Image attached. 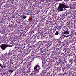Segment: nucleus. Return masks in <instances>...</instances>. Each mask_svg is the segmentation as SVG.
I'll list each match as a JSON object with an SVG mask.
<instances>
[{
	"label": "nucleus",
	"mask_w": 76,
	"mask_h": 76,
	"mask_svg": "<svg viewBox=\"0 0 76 76\" xmlns=\"http://www.w3.org/2000/svg\"><path fill=\"white\" fill-rule=\"evenodd\" d=\"M6 55L7 56H10V52H9L8 53H6Z\"/></svg>",
	"instance_id": "obj_9"
},
{
	"label": "nucleus",
	"mask_w": 76,
	"mask_h": 76,
	"mask_svg": "<svg viewBox=\"0 0 76 76\" xmlns=\"http://www.w3.org/2000/svg\"><path fill=\"white\" fill-rule=\"evenodd\" d=\"M69 31L66 30L64 31V34H65V35H68V34H69Z\"/></svg>",
	"instance_id": "obj_4"
},
{
	"label": "nucleus",
	"mask_w": 76,
	"mask_h": 76,
	"mask_svg": "<svg viewBox=\"0 0 76 76\" xmlns=\"http://www.w3.org/2000/svg\"><path fill=\"white\" fill-rule=\"evenodd\" d=\"M62 0H59V1H62Z\"/></svg>",
	"instance_id": "obj_23"
},
{
	"label": "nucleus",
	"mask_w": 76,
	"mask_h": 76,
	"mask_svg": "<svg viewBox=\"0 0 76 76\" xmlns=\"http://www.w3.org/2000/svg\"><path fill=\"white\" fill-rule=\"evenodd\" d=\"M9 72H10V73H13L14 71L13 70L10 69L9 70Z\"/></svg>",
	"instance_id": "obj_7"
},
{
	"label": "nucleus",
	"mask_w": 76,
	"mask_h": 76,
	"mask_svg": "<svg viewBox=\"0 0 76 76\" xmlns=\"http://www.w3.org/2000/svg\"><path fill=\"white\" fill-rule=\"evenodd\" d=\"M13 64V63H12L11 64Z\"/></svg>",
	"instance_id": "obj_28"
},
{
	"label": "nucleus",
	"mask_w": 76,
	"mask_h": 76,
	"mask_svg": "<svg viewBox=\"0 0 76 76\" xmlns=\"http://www.w3.org/2000/svg\"><path fill=\"white\" fill-rule=\"evenodd\" d=\"M12 45H10V47H12Z\"/></svg>",
	"instance_id": "obj_21"
},
{
	"label": "nucleus",
	"mask_w": 76,
	"mask_h": 76,
	"mask_svg": "<svg viewBox=\"0 0 76 76\" xmlns=\"http://www.w3.org/2000/svg\"><path fill=\"white\" fill-rule=\"evenodd\" d=\"M69 62L70 63H73L74 61H73V59L72 58L70 59L69 61Z\"/></svg>",
	"instance_id": "obj_6"
},
{
	"label": "nucleus",
	"mask_w": 76,
	"mask_h": 76,
	"mask_svg": "<svg viewBox=\"0 0 76 76\" xmlns=\"http://www.w3.org/2000/svg\"><path fill=\"white\" fill-rule=\"evenodd\" d=\"M38 67L39 68V65L38 64L36 65V66H34V69H37V68H38Z\"/></svg>",
	"instance_id": "obj_5"
},
{
	"label": "nucleus",
	"mask_w": 76,
	"mask_h": 76,
	"mask_svg": "<svg viewBox=\"0 0 76 76\" xmlns=\"http://www.w3.org/2000/svg\"><path fill=\"white\" fill-rule=\"evenodd\" d=\"M0 67H1L2 69H3V66H1V64L0 63Z\"/></svg>",
	"instance_id": "obj_12"
},
{
	"label": "nucleus",
	"mask_w": 76,
	"mask_h": 76,
	"mask_svg": "<svg viewBox=\"0 0 76 76\" xmlns=\"http://www.w3.org/2000/svg\"><path fill=\"white\" fill-rule=\"evenodd\" d=\"M39 68L37 69H34V73H38L39 71Z\"/></svg>",
	"instance_id": "obj_3"
},
{
	"label": "nucleus",
	"mask_w": 76,
	"mask_h": 76,
	"mask_svg": "<svg viewBox=\"0 0 76 76\" xmlns=\"http://www.w3.org/2000/svg\"><path fill=\"white\" fill-rule=\"evenodd\" d=\"M6 56H7V55H6V53L5 54H4V57H5Z\"/></svg>",
	"instance_id": "obj_18"
},
{
	"label": "nucleus",
	"mask_w": 76,
	"mask_h": 76,
	"mask_svg": "<svg viewBox=\"0 0 76 76\" xmlns=\"http://www.w3.org/2000/svg\"><path fill=\"white\" fill-rule=\"evenodd\" d=\"M3 67L4 68H6V66L5 65H4Z\"/></svg>",
	"instance_id": "obj_13"
},
{
	"label": "nucleus",
	"mask_w": 76,
	"mask_h": 76,
	"mask_svg": "<svg viewBox=\"0 0 76 76\" xmlns=\"http://www.w3.org/2000/svg\"><path fill=\"white\" fill-rule=\"evenodd\" d=\"M56 1H59V0H56Z\"/></svg>",
	"instance_id": "obj_22"
},
{
	"label": "nucleus",
	"mask_w": 76,
	"mask_h": 76,
	"mask_svg": "<svg viewBox=\"0 0 76 76\" xmlns=\"http://www.w3.org/2000/svg\"><path fill=\"white\" fill-rule=\"evenodd\" d=\"M15 48H16V47H15Z\"/></svg>",
	"instance_id": "obj_25"
},
{
	"label": "nucleus",
	"mask_w": 76,
	"mask_h": 76,
	"mask_svg": "<svg viewBox=\"0 0 76 76\" xmlns=\"http://www.w3.org/2000/svg\"><path fill=\"white\" fill-rule=\"evenodd\" d=\"M71 9H75V7L73 6H71Z\"/></svg>",
	"instance_id": "obj_10"
},
{
	"label": "nucleus",
	"mask_w": 76,
	"mask_h": 76,
	"mask_svg": "<svg viewBox=\"0 0 76 76\" xmlns=\"http://www.w3.org/2000/svg\"><path fill=\"white\" fill-rule=\"evenodd\" d=\"M9 47V44H2L0 46V48H1L3 50H5L6 48Z\"/></svg>",
	"instance_id": "obj_2"
},
{
	"label": "nucleus",
	"mask_w": 76,
	"mask_h": 76,
	"mask_svg": "<svg viewBox=\"0 0 76 76\" xmlns=\"http://www.w3.org/2000/svg\"><path fill=\"white\" fill-rule=\"evenodd\" d=\"M64 33L62 32V34H63V36H64V37H68V36H66V35H64V34H63Z\"/></svg>",
	"instance_id": "obj_11"
},
{
	"label": "nucleus",
	"mask_w": 76,
	"mask_h": 76,
	"mask_svg": "<svg viewBox=\"0 0 76 76\" xmlns=\"http://www.w3.org/2000/svg\"><path fill=\"white\" fill-rule=\"evenodd\" d=\"M74 35H75L76 36V32H75V33L74 34Z\"/></svg>",
	"instance_id": "obj_19"
},
{
	"label": "nucleus",
	"mask_w": 76,
	"mask_h": 76,
	"mask_svg": "<svg viewBox=\"0 0 76 76\" xmlns=\"http://www.w3.org/2000/svg\"><path fill=\"white\" fill-rule=\"evenodd\" d=\"M59 34V33H58V31H57L55 34V35H58Z\"/></svg>",
	"instance_id": "obj_8"
},
{
	"label": "nucleus",
	"mask_w": 76,
	"mask_h": 76,
	"mask_svg": "<svg viewBox=\"0 0 76 76\" xmlns=\"http://www.w3.org/2000/svg\"><path fill=\"white\" fill-rule=\"evenodd\" d=\"M61 39V38L60 37L59 39H58V41H60V39Z\"/></svg>",
	"instance_id": "obj_15"
},
{
	"label": "nucleus",
	"mask_w": 76,
	"mask_h": 76,
	"mask_svg": "<svg viewBox=\"0 0 76 76\" xmlns=\"http://www.w3.org/2000/svg\"><path fill=\"white\" fill-rule=\"evenodd\" d=\"M26 18V16H23V19H25V18Z\"/></svg>",
	"instance_id": "obj_14"
},
{
	"label": "nucleus",
	"mask_w": 76,
	"mask_h": 76,
	"mask_svg": "<svg viewBox=\"0 0 76 76\" xmlns=\"http://www.w3.org/2000/svg\"><path fill=\"white\" fill-rule=\"evenodd\" d=\"M25 15H26V14Z\"/></svg>",
	"instance_id": "obj_27"
},
{
	"label": "nucleus",
	"mask_w": 76,
	"mask_h": 76,
	"mask_svg": "<svg viewBox=\"0 0 76 76\" xmlns=\"http://www.w3.org/2000/svg\"><path fill=\"white\" fill-rule=\"evenodd\" d=\"M60 75H61V73H60Z\"/></svg>",
	"instance_id": "obj_24"
},
{
	"label": "nucleus",
	"mask_w": 76,
	"mask_h": 76,
	"mask_svg": "<svg viewBox=\"0 0 76 76\" xmlns=\"http://www.w3.org/2000/svg\"><path fill=\"white\" fill-rule=\"evenodd\" d=\"M64 10H66V8H64Z\"/></svg>",
	"instance_id": "obj_20"
},
{
	"label": "nucleus",
	"mask_w": 76,
	"mask_h": 76,
	"mask_svg": "<svg viewBox=\"0 0 76 76\" xmlns=\"http://www.w3.org/2000/svg\"><path fill=\"white\" fill-rule=\"evenodd\" d=\"M74 62H75V61H74Z\"/></svg>",
	"instance_id": "obj_26"
},
{
	"label": "nucleus",
	"mask_w": 76,
	"mask_h": 76,
	"mask_svg": "<svg viewBox=\"0 0 76 76\" xmlns=\"http://www.w3.org/2000/svg\"><path fill=\"white\" fill-rule=\"evenodd\" d=\"M62 3L63 4H65V5H66V4H65V3L64 2H62Z\"/></svg>",
	"instance_id": "obj_17"
},
{
	"label": "nucleus",
	"mask_w": 76,
	"mask_h": 76,
	"mask_svg": "<svg viewBox=\"0 0 76 76\" xmlns=\"http://www.w3.org/2000/svg\"><path fill=\"white\" fill-rule=\"evenodd\" d=\"M72 53H70V54L69 55V56H72Z\"/></svg>",
	"instance_id": "obj_16"
},
{
	"label": "nucleus",
	"mask_w": 76,
	"mask_h": 76,
	"mask_svg": "<svg viewBox=\"0 0 76 76\" xmlns=\"http://www.w3.org/2000/svg\"><path fill=\"white\" fill-rule=\"evenodd\" d=\"M67 7H68V6H66V5L60 4L57 9V10L58 11H63V8H67Z\"/></svg>",
	"instance_id": "obj_1"
}]
</instances>
